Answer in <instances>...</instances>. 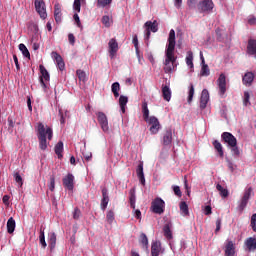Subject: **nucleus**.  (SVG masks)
<instances>
[{
    "mask_svg": "<svg viewBox=\"0 0 256 256\" xmlns=\"http://www.w3.org/2000/svg\"><path fill=\"white\" fill-rule=\"evenodd\" d=\"M18 49L19 51H21L23 57H26V59H31V53L29 52V49H27V46H25V44H19Z\"/></svg>",
    "mask_w": 256,
    "mask_h": 256,
    "instance_id": "nucleus-35",
    "label": "nucleus"
},
{
    "mask_svg": "<svg viewBox=\"0 0 256 256\" xmlns=\"http://www.w3.org/2000/svg\"><path fill=\"white\" fill-rule=\"evenodd\" d=\"M212 145L217 151L218 156L223 159V157H225V152L223 151V145L221 144V142H219V140H214Z\"/></svg>",
    "mask_w": 256,
    "mask_h": 256,
    "instance_id": "nucleus-23",
    "label": "nucleus"
},
{
    "mask_svg": "<svg viewBox=\"0 0 256 256\" xmlns=\"http://www.w3.org/2000/svg\"><path fill=\"white\" fill-rule=\"evenodd\" d=\"M248 23H249V25H255V23H256L255 16H249Z\"/></svg>",
    "mask_w": 256,
    "mask_h": 256,
    "instance_id": "nucleus-64",
    "label": "nucleus"
},
{
    "mask_svg": "<svg viewBox=\"0 0 256 256\" xmlns=\"http://www.w3.org/2000/svg\"><path fill=\"white\" fill-rule=\"evenodd\" d=\"M151 207L153 213H156V215H163L165 213V201L159 197L154 199Z\"/></svg>",
    "mask_w": 256,
    "mask_h": 256,
    "instance_id": "nucleus-6",
    "label": "nucleus"
},
{
    "mask_svg": "<svg viewBox=\"0 0 256 256\" xmlns=\"http://www.w3.org/2000/svg\"><path fill=\"white\" fill-rule=\"evenodd\" d=\"M163 233L164 237L170 241V239H173V232L171 231V224H165L163 227Z\"/></svg>",
    "mask_w": 256,
    "mask_h": 256,
    "instance_id": "nucleus-33",
    "label": "nucleus"
},
{
    "mask_svg": "<svg viewBox=\"0 0 256 256\" xmlns=\"http://www.w3.org/2000/svg\"><path fill=\"white\" fill-rule=\"evenodd\" d=\"M200 74L202 75V77H209V75H211V71L209 70V66L207 64H202Z\"/></svg>",
    "mask_w": 256,
    "mask_h": 256,
    "instance_id": "nucleus-44",
    "label": "nucleus"
},
{
    "mask_svg": "<svg viewBox=\"0 0 256 256\" xmlns=\"http://www.w3.org/2000/svg\"><path fill=\"white\" fill-rule=\"evenodd\" d=\"M14 180L18 184V187H23V177H21V174H19V172H16L14 174Z\"/></svg>",
    "mask_w": 256,
    "mask_h": 256,
    "instance_id": "nucleus-49",
    "label": "nucleus"
},
{
    "mask_svg": "<svg viewBox=\"0 0 256 256\" xmlns=\"http://www.w3.org/2000/svg\"><path fill=\"white\" fill-rule=\"evenodd\" d=\"M250 227L254 233H256V213L251 216Z\"/></svg>",
    "mask_w": 256,
    "mask_h": 256,
    "instance_id": "nucleus-52",
    "label": "nucleus"
},
{
    "mask_svg": "<svg viewBox=\"0 0 256 256\" xmlns=\"http://www.w3.org/2000/svg\"><path fill=\"white\" fill-rule=\"evenodd\" d=\"M254 80L255 74H253V72H246L242 77V83L243 85H246V87H251Z\"/></svg>",
    "mask_w": 256,
    "mask_h": 256,
    "instance_id": "nucleus-17",
    "label": "nucleus"
},
{
    "mask_svg": "<svg viewBox=\"0 0 256 256\" xmlns=\"http://www.w3.org/2000/svg\"><path fill=\"white\" fill-rule=\"evenodd\" d=\"M209 103V90L203 89L200 97V109H206Z\"/></svg>",
    "mask_w": 256,
    "mask_h": 256,
    "instance_id": "nucleus-16",
    "label": "nucleus"
},
{
    "mask_svg": "<svg viewBox=\"0 0 256 256\" xmlns=\"http://www.w3.org/2000/svg\"><path fill=\"white\" fill-rule=\"evenodd\" d=\"M245 245L247 248V251H256V238L253 237H249L246 241H245Z\"/></svg>",
    "mask_w": 256,
    "mask_h": 256,
    "instance_id": "nucleus-25",
    "label": "nucleus"
},
{
    "mask_svg": "<svg viewBox=\"0 0 256 256\" xmlns=\"http://www.w3.org/2000/svg\"><path fill=\"white\" fill-rule=\"evenodd\" d=\"M169 157V150L164 146L160 152V159H167Z\"/></svg>",
    "mask_w": 256,
    "mask_h": 256,
    "instance_id": "nucleus-53",
    "label": "nucleus"
},
{
    "mask_svg": "<svg viewBox=\"0 0 256 256\" xmlns=\"http://www.w3.org/2000/svg\"><path fill=\"white\" fill-rule=\"evenodd\" d=\"M183 5V0H174V7L180 9Z\"/></svg>",
    "mask_w": 256,
    "mask_h": 256,
    "instance_id": "nucleus-61",
    "label": "nucleus"
},
{
    "mask_svg": "<svg viewBox=\"0 0 256 256\" xmlns=\"http://www.w3.org/2000/svg\"><path fill=\"white\" fill-rule=\"evenodd\" d=\"M216 189H217V191H219L221 197H229V191L227 189L223 188V186L221 184H217Z\"/></svg>",
    "mask_w": 256,
    "mask_h": 256,
    "instance_id": "nucleus-42",
    "label": "nucleus"
},
{
    "mask_svg": "<svg viewBox=\"0 0 256 256\" xmlns=\"http://www.w3.org/2000/svg\"><path fill=\"white\" fill-rule=\"evenodd\" d=\"M216 37L218 41H223V31L221 28L216 29Z\"/></svg>",
    "mask_w": 256,
    "mask_h": 256,
    "instance_id": "nucleus-56",
    "label": "nucleus"
},
{
    "mask_svg": "<svg viewBox=\"0 0 256 256\" xmlns=\"http://www.w3.org/2000/svg\"><path fill=\"white\" fill-rule=\"evenodd\" d=\"M51 57L54 59L57 69H59V71H65V61H63V57H61L59 53L55 51L51 53Z\"/></svg>",
    "mask_w": 256,
    "mask_h": 256,
    "instance_id": "nucleus-15",
    "label": "nucleus"
},
{
    "mask_svg": "<svg viewBox=\"0 0 256 256\" xmlns=\"http://www.w3.org/2000/svg\"><path fill=\"white\" fill-rule=\"evenodd\" d=\"M34 6L41 19H47V7L45 6V1L35 0Z\"/></svg>",
    "mask_w": 256,
    "mask_h": 256,
    "instance_id": "nucleus-9",
    "label": "nucleus"
},
{
    "mask_svg": "<svg viewBox=\"0 0 256 256\" xmlns=\"http://www.w3.org/2000/svg\"><path fill=\"white\" fill-rule=\"evenodd\" d=\"M54 18L58 25L63 21V13H61V6L59 4L54 6Z\"/></svg>",
    "mask_w": 256,
    "mask_h": 256,
    "instance_id": "nucleus-21",
    "label": "nucleus"
},
{
    "mask_svg": "<svg viewBox=\"0 0 256 256\" xmlns=\"http://www.w3.org/2000/svg\"><path fill=\"white\" fill-rule=\"evenodd\" d=\"M37 137L41 151H46L47 139L48 141H51L53 139V128L47 125L44 126L43 123L39 122L37 127Z\"/></svg>",
    "mask_w": 256,
    "mask_h": 256,
    "instance_id": "nucleus-2",
    "label": "nucleus"
},
{
    "mask_svg": "<svg viewBox=\"0 0 256 256\" xmlns=\"http://www.w3.org/2000/svg\"><path fill=\"white\" fill-rule=\"evenodd\" d=\"M218 93L220 97H225V93H227V76L221 73L217 79Z\"/></svg>",
    "mask_w": 256,
    "mask_h": 256,
    "instance_id": "nucleus-5",
    "label": "nucleus"
},
{
    "mask_svg": "<svg viewBox=\"0 0 256 256\" xmlns=\"http://www.w3.org/2000/svg\"><path fill=\"white\" fill-rule=\"evenodd\" d=\"M111 23H112V21L109 16L105 15L102 17V24L104 25V27H106V28L111 27Z\"/></svg>",
    "mask_w": 256,
    "mask_h": 256,
    "instance_id": "nucleus-51",
    "label": "nucleus"
},
{
    "mask_svg": "<svg viewBox=\"0 0 256 256\" xmlns=\"http://www.w3.org/2000/svg\"><path fill=\"white\" fill-rule=\"evenodd\" d=\"M150 127V132L152 135H157L159 133V129H161V123H159V119L155 116H150V119L146 121Z\"/></svg>",
    "mask_w": 256,
    "mask_h": 256,
    "instance_id": "nucleus-11",
    "label": "nucleus"
},
{
    "mask_svg": "<svg viewBox=\"0 0 256 256\" xmlns=\"http://www.w3.org/2000/svg\"><path fill=\"white\" fill-rule=\"evenodd\" d=\"M180 211L183 217H187V215H189V205H187V202H180Z\"/></svg>",
    "mask_w": 256,
    "mask_h": 256,
    "instance_id": "nucleus-37",
    "label": "nucleus"
},
{
    "mask_svg": "<svg viewBox=\"0 0 256 256\" xmlns=\"http://www.w3.org/2000/svg\"><path fill=\"white\" fill-rule=\"evenodd\" d=\"M162 97L164 101H171V88L168 85L162 86Z\"/></svg>",
    "mask_w": 256,
    "mask_h": 256,
    "instance_id": "nucleus-29",
    "label": "nucleus"
},
{
    "mask_svg": "<svg viewBox=\"0 0 256 256\" xmlns=\"http://www.w3.org/2000/svg\"><path fill=\"white\" fill-rule=\"evenodd\" d=\"M140 243L144 249H149V239L147 238V235L145 233H142L140 235Z\"/></svg>",
    "mask_w": 256,
    "mask_h": 256,
    "instance_id": "nucleus-40",
    "label": "nucleus"
},
{
    "mask_svg": "<svg viewBox=\"0 0 256 256\" xmlns=\"http://www.w3.org/2000/svg\"><path fill=\"white\" fill-rule=\"evenodd\" d=\"M136 201H137V196L135 195V188H132L129 191V203H130L131 209L135 210Z\"/></svg>",
    "mask_w": 256,
    "mask_h": 256,
    "instance_id": "nucleus-31",
    "label": "nucleus"
},
{
    "mask_svg": "<svg viewBox=\"0 0 256 256\" xmlns=\"http://www.w3.org/2000/svg\"><path fill=\"white\" fill-rule=\"evenodd\" d=\"M73 20L75 21L77 27H81V19L79 18L78 12L74 13Z\"/></svg>",
    "mask_w": 256,
    "mask_h": 256,
    "instance_id": "nucleus-54",
    "label": "nucleus"
},
{
    "mask_svg": "<svg viewBox=\"0 0 256 256\" xmlns=\"http://www.w3.org/2000/svg\"><path fill=\"white\" fill-rule=\"evenodd\" d=\"M9 199H11V197L9 195L3 196L2 201H3L4 205H9Z\"/></svg>",
    "mask_w": 256,
    "mask_h": 256,
    "instance_id": "nucleus-63",
    "label": "nucleus"
},
{
    "mask_svg": "<svg viewBox=\"0 0 256 256\" xmlns=\"http://www.w3.org/2000/svg\"><path fill=\"white\" fill-rule=\"evenodd\" d=\"M81 217V210L79 208H75L73 212V219H79Z\"/></svg>",
    "mask_w": 256,
    "mask_h": 256,
    "instance_id": "nucleus-58",
    "label": "nucleus"
},
{
    "mask_svg": "<svg viewBox=\"0 0 256 256\" xmlns=\"http://www.w3.org/2000/svg\"><path fill=\"white\" fill-rule=\"evenodd\" d=\"M137 177L141 185H145V173L143 172V162H140L136 169Z\"/></svg>",
    "mask_w": 256,
    "mask_h": 256,
    "instance_id": "nucleus-20",
    "label": "nucleus"
},
{
    "mask_svg": "<svg viewBox=\"0 0 256 256\" xmlns=\"http://www.w3.org/2000/svg\"><path fill=\"white\" fill-rule=\"evenodd\" d=\"M111 91H112L115 99H117V97H119V91H121V84H119V82H114L111 85Z\"/></svg>",
    "mask_w": 256,
    "mask_h": 256,
    "instance_id": "nucleus-36",
    "label": "nucleus"
},
{
    "mask_svg": "<svg viewBox=\"0 0 256 256\" xmlns=\"http://www.w3.org/2000/svg\"><path fill=\"white\" fill-rule=\"evenodd\" d=\"M7 232L9 235H13L15 233V227H17V223L15 222V219L13 217H10L7 221Z\"/></svg>",
    "mask_w": 256,
    "mask_h": 256,
    "instance_id": "nucleus-24",
    "label": "nucleus"
},
{
    "mask_svg": "<svg viewBox=\"0 0 256 256\" xmlns=\"http://www.w3.org/2000/svg\"><path fill=\"white\" fill-rule=\"evenodd\" d=\"M215 5L212 0H202L198 3L197 8L200 13H209L213 11Z\"/></svg>",
    "mask_w": 256,
    "mask_h": 256,
    "instance_id": "nucleus-10",
    "label": "nucleus"
},
{
    "mask_svg": "<svg viewBox=\"0 0 256 256\" xmlns=\"http://www.w3.org/2000/svg\"><path fill=\"white\" fill-rule=\"evenodd\" d=\"M76 74L78 76L79 81H82L83 83H85V81H87V74L85 73V71L77 70Z\"/></svg>",
    "mask_w": 256,
    "mask_h": 256,
    "instance_id": "nucleus-47",
    "label": "nucleus"
},
{
    "mask_svg": "<svg viewBox=\"0 0 256 256\" xmlns=\"http://www.w3.org/2000/svg\"><path fill=\"white\" fill-rule=\"evenodd\" d=\"M173 192L177 197H181V188L179 186H173Z\"/></svg>",
    "mask_w": 256,
    "mask_h": 256,
    "instance_id": "nucleus-60",
    "label": "nucleus"
},
{
    "mask_svg": "<svg viewBox=\"0 0 256 256\" xmlns=\"http://www.w3.org/2000/svg\"><path fill=\"white\" fill-rule=\"evenodd\" d=\"M225 256H235V245L233 241H228L225 247Z\"/></svg>",
    "mask_w": 256,
    "mask_h": 256,
    "instance_id": "nucleus-26",
    "label": "nucleus"
},
{
    "mask_svg": "<svg viewBox=\"0 0 256 256\" xmlns=\"http://www.w3.org/2000/svg\"><path fill=\"white\" fill-rule=\"evenodd\" d=\"M68 113V111L63 112L62 109H59L60 125H65V119H67Z\"/></svg>",
    "mask_w": 256,
    "mask_h": 256,
    "instance_id": "nucleus-46",
    "label": "nucleus"
},
{
    "mask_svg": "<svg viewBox=\"0 0 256 256\" xmlns=\"http://www.w3.org/2000/svg\"><path fill=\"white\" fill-rule=\"evenodd\" d=\"M186 65H188L189 69L193 71L194 65H193V52L188 51L186 56Z\"/></svg>",
    "mask_w": 256,
    "mask_h": 256,
    "instance_id": "nucleus-39",
    "label": "nucleus"
},
{
    "mask_svg": "<svg viewBox=\"0 0 256 256\" xmlns=\"http://www.w3.org/2000/svg\"><path fill=\"white\" fill-rule=\"evenodd\" d=\"M213 213L211 206L207 205L204 208V215H211Z\"/></svg>",
    "mask_w": 256,
    "mask_h": 256,
    "instance_id": "nucleus-62",
    "label": "nucleus"
},
{
    "mask_svg": "<svg viewBox=\"0 0 256 256\" xmlns=\"http://www.w3.org/2000/svg\"><path fill=\"white\" fill-rule=\"evenodd\" d=\"M48 243L50 249H55V245H57V234L55 232L49 234Z\"/></svg>",
    "mask_w": 256,
    "mask_h": 256,
    "instance_id": "nucleus-34",
    "label": "nucleus"
},
{
    "mask_svg": "<svg viewBox=\"0 0 256 256\" xmlns=\"http://www.w3.org/2000/svg\"><path fill=\"white\" fill-rule=\"evenodd\" d=\"M127 103H129V98L127 96L120 95L119 105L121 113H125V109H127Z\"/></svg>",
    "mask_w": 256,
    "mask_h": 256,
    "instance_id": "nucleus-27",
    "label": "nucleus"
},
{
    "mask_svg": "<svg viewBox=\"0 0 256 256\" xmlns=\"http://www.w3.org/2000/svg\"><path fill=\"white\" fill-rule=\"evenodd\" d=\"M49 190L50 191H55V177L54 176H51L50 177V184H49Z\"/></svg>",
    "mask_w": 256,
    "mask_h": 256,
    "instance_id": "nucleus-55",
    "label": "nucleus"
},
{
    "mask_svg": "<svg viewBox=\"0 0 256 256\" xmlns=\"http://www.w3.org/2000/svg\"><path fill=\"white\" fill-rule=\"evenodd\" d=\"M40 245L45 249L47 247V242L45 241V230L40 228V235H39Z\"/></svg>",
    "mask_w": 256,
    "mask_h": 256,
    "instance_id": "nucleus-41",
    "label": "nucleus"
},
{
    "mask_svg": "<svg viewBox=\"0 0 256 256\" xmlns=\"http://www.w3.org/2000/svg\"><path fill=\"white\" fill-rule=\"evenodd\" d=\"M221 139L223 143H226L228 149H230L234 159H239V155H241V151H239V146H237V138L234 135H232L230 132H223L221 134Z\"/></svg>",
    "mask_w": 256,
    "mask_h": 256,
    "instance_id": "nucleus-3",
    "label": "nucleus"
},
{
    "mask_svg": "<svg viewBox=\"0 0 256 256\" xmlns=\"http://www.w3.org/2000/svg\"><path fill=\"white\" fill-rule=\"evenodd\" d=\"M41 76L39 77L40 85L43 87L44 91H47V83L51 80V76L49 75V71H47V68L45 66L40 65L39 66ZM46 81V82H45Z\"/></svg>",
    "mask_w": 256,
    "mask_h": 256,
    "instance_id": "nucleus-7",
    "label": "nucleus"
},
{
    "mask_svg": "<svg viewBox=\"0 0 256 256\" xmlns=\"http://www.w3.org/2000/svg\"><path fill=\"white\" fill-rule=\"evenodd\" d=\"M247 53L256 57V39L248 40Z\"/></svg>",
    "mask_w": 256,
    "mask_h": 256,
    "instance_id": "nucleus-22",
    "label": "nucleus"
},
{
    "mask_svg": "<svg viewBox=\"0 0 256 256\" xmlns=\"http://www.w3.org/2000/svg\"><path fill=\"white\" fill-rule=\"evenodd\" d=\"M144 27L152 33H157V31H159L157 20L145 22Z\"/></svg>",
    "mask_w": 256,
    "mask_h": 256,
    "instance_id": "nucleus-19",
    "label": "nucleus"
},
{
    "mask_svg": "<svg viewBox=\"0 0 256 256\" xmlns=\"http://www.w3.org/2000/svg\"><path fill=\"white\" fill-rule=\"evenodd\" d=\"M63 186L68 191H73L75 189V176L71 173H68L63 179H62Z\"/></svg>",
    "mask_w": 256,
    "mask_h": 256,
    "instance_id": "nucleus-12",
    "label": "nucleus"
},
{
    "mask_svg": "<svg viewBox=\"0 0 256 256\" xmlns=\"http://www.w3.org/2000/svg\"><path fill=\"white\" fill-rule=\"evenodd\" d=\"M73 11L75 13H81V0H74Z\"/></svg>",
    "mask_w": 256,
    "mask_h": 256,
    "instance_id": "nucleus-50",
    "label": "nucleus"
},
{
    "mask_svg": "<svg viewBox=\"0 0 256 256\" xmlns=\"http://www.w3.org/2000/svg\"><path fill=\"white\" fill-rule=\"evenodd\" d=\"M175 30L171 29L168 36V44L165 49V61H164V71L165 73H173L177 63V57H175Z\"/></svg>",
    "mask_w": 256,
    "mask_h": 256,
    "instance_id": "nucleus-1",
    "label": "nucleus"
},
{
    "mask_svg": "<svg viewBox=\"0 0 256 256\" xmlns=\"http://www.w3.org/2000/svg\"><path fill=\"white\" fill-rule=\"evenodd\" d=\"M113 3V0H97L96 7L99 9H105V7H108V5H111Z\"/></svg>",
    "mask_w": 256,
    "mask_h": 256,
    "instance_id": "nucleus-38",
    "label": "nucleus"
},
{
    "mask_svg": "<svg viewBox=\"0 0 256 256\" xmlns=\"http://www.w3.org/2000/svg\"><path fill=\"white\" fill-rule=\"evenodd\" d=\"M161 143L164 147H169L173 143V131L170 128L163 133Z\"/></svg>",
    "mask_w": 256,
    "mask_h": 256,
    "instance_id": "nucleus-13",
    "label": "nucleus"
},
{
    "mask_svg": "<svg viewBox=\"0 0 256 256\" xmlns=\"http://www.w3.org/2000/svg\"><path fill=\"white\" fill-rule=\"evenodd\" d=\"M196 4H197V0H187V5L189 9H195Z\"/></svg>",
    "mask_w": 256,
    "mask_h": 256,
    "instance_id": "nucleus-59",
    "label": "nucleus"
},
{
    "mask_svg": "<svg viewBox=\"0 0 256 256\" xmlns=\"http://www.w3.org/2000/svg\"><path fill=\"white\" fill-rule=\"evenodd\" d=\"M251 195H253V188L248 187L244 190V194L238 204L237 210L240 213H243L245 211V208L247 207V204L249 203V199H251Z\"/></svg>",
    "mask_w": 256,
    "mask_h": 256,
    "instance_id": "nucleus-4",
    "label": "nucleus"
},
{
    "mask_svg": "<svg viewBox=\"0 0 256 256\" xmlns=\"http://www.w3.org/2000/svg\"><path fill=\"white\" fill-rule=\"evenodd\" d=\"M107 205H109V190L107 188L102 189V200H101V209L105 211L107 209Z\"/></svg>",
    "mask_w": 256,
    "mask_h": 256,
    "instance_id": "nucleus-18",
    "label": "nucleus"
},
{
    "mask_svg": "<svg viewBox=\"0 0 256 256\" xmlns=\"http://www.w3.org/2000/svg\"><path fill=\"white\" fill-rule=\"evenodd\" d=\"M194 95H195V86H193V84H190L189 91H188V99H187L188 103H191V101H193Z\"/></svg>",
    "mask_w": 256,
    "mask_h": 256,
    "instance_id": "nucleus-45",
    "label": "nucleus"
},
{
    "mask_svg": "<svg viewBox=\"0 0 256 256\" xmlns=\"http://www.w3.org/2000/svg\"><path fill=\"white\" fill-rule=\"evenodd\" d=\"M161 251V242H152L151 246V255L152 256H159V253Z\"/></svg>",
    "mask_w": 256,
    "mask_h": 256,
    "instance_id": "nucleus-28",
    "label": "nucleus"
},
{
    "mask_svg": "<svg viewBox=\"0 0 256 256\" xmlns=\"http://www.w3.org/2000/svg\"><path fill=\"white\" fill-rule=\"evenodd\" d=\"M251 95L249 92L245 91L244 92V98H243V105L244 107H249L251 105V101H249Z\"/></svg>",
    "mask_w": 256,
    "mask_h": 256,
    "instance_id": "nucleus-48",
    "label": "nucleus"
},
{
    "mask_svg": "<svg viewBox=\"0 0 256 256\" xmlns=\"http://www.w3.org/2000/svg\"><path fill=\"white\" fill-rule=\"evenodd\" d=\"M106 221L109 225H113V221H115V212L113 210H109L106 214Z\"/></svg>",
    "mask_w": 256,
    "mask_h": 256,
    "instance_id": "nucleus-43",
    "label": "nucleus"
},
{
    "mask_svg": "<svg viewBox=\"0 0 256 256\" xmlns=\"http://www.w3.org/2000/svg\"><path fill=\"white\" fill-rule=\"evenodd\" d=\"M63 141H59L55 147H54V151L58 157V159H62L63 158Z\"/></svg>",
    "mask_w": 256,
    "mask_h": 256,
    "instance_id": "nucleus-32",
    "label": "nucleus"
},
{
    "mask_svg": "<svg viewBox=\"0 0 256 256\" xmlns=\"http://www.w3.org/2000/svg\"><path fill=\"white\" fill-rule=\"evenodd\" d=\"M96 117L98 119V123L104 133H109V120L107 119V115L103 112L96 113Z\"/></svg>",
    "mask_w": 256,
    "mask_h": 256,
    "instance_id": "nucleus-8",
    "label": "nucleus"
},
{
    "mask_svg": "<svg viewBox=\"0 0 256 256\" xmlns=\"http://www.w3.org/2000/svg\"><path fill=\"white\" fill-rule=\"evenodd\" d=\"M226 162L228 163V169H230L231 173L235 171V164L229 158H226Z\"/></svg>",
    "mask_w": 256,
    "mask_h": 256,
    "instance_id": "nucleus-57",
    "label": "nucleus"
},
{
    "mask_svg": "<svg viewBox=\"0 0 256 256\" xmlns=\"http://www.w3.org/2000/svg\"><path fill=\"white\" fill-rule=\"evenodd\" d=\"M142 115H143L144 121L146 122L151 119V117H149V106L147 104V101L142 102Z\"/></svg>",
    "mask_w": 256,
    "mask_h": 256,
    "instance_id": "nucleus-30",
    "label": "nucleus"
},
{
    "mask_svg": "<svg viewBox=\"0 0 256 256\" xmlns=\"http://www.w3.org/2000/svg\"><path fill=\"white\" fill-rule=\"evenodd\" d=\"M108 47H109L110 58L113 59L115 55H117V52L119 51V43H117V40L115 38H112L108 43Z\"/></svg>",
    "mask_w": 256,
    "mask_h": 256,
    "instance_id": "nucleus-14",
    "label": "nucleus"
}]
</instances>
